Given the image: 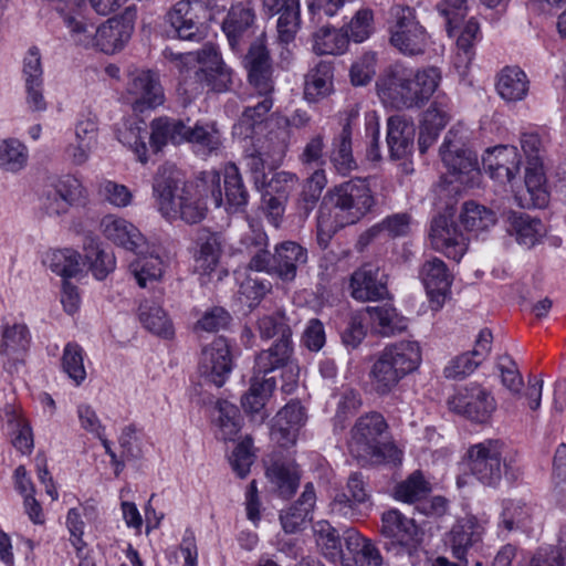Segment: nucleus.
Instances as JSON below:
<instances>
[{
  "instance_id": "52",
  "label": "nucleus",
  "mask_w": 566,
  "mask_h": 566,
  "mask_svg": "<svg viewBox=\"0 0 566 566\" xmlns=\"http://www.w3.org/2000/svg\"><path fill=\"white\" fill-rule=\"evenodd\" d=\"M186 142L196 144L208 153L217 150L222 144L221 134L214 123H197L193 127L187 126Z\"/></svg>"
},
{
  "instance_id": "38",
  "label": "nucleus",
  "mask_w": 566,
  "mask_h": 566,
  "mask_svg": "<svg viewBox=\"0 0 566 566\" xmlns=\"http://www.w3.org/2000/svg\"><path fill=\"white\" fill-rule=\"evenodd\" d=\"M496 90L507 102L522 101L528 92L527 76L517 66H506L499 75Z\"/></svg>"
},
{
  "instance_id": "48",
  "label": "nucleus",
  "mask_w": 566,
  "mask_h": 566,
  "mask_svg": "<svg viewBox=\"0 0 566 566\" xmlns=\"http://www.w3.org/2000/svg\"><path fill=\"white\" fill-rule=\"evenodd\" d=\"M334 145L331 160L336 170L345 176L357 168L352 153V130L348 125L344 126Z\"/></svg>"
},
{
  "instance_id": "22",
  "label": "nucleus",
  "mask_w": 566,
  "mask_h": 566,
  "mask_svg": "<svg viewBox=\"0 0 566 566\" xmlns=\"http://www.w3.org/2000/svg\"><path fill=\"white\" fill-rule=\"evenodd\" d=\"M345 553L342 558L344 566H381L382 556L375 543L364 537L354 528L343 533Z\"/></svg>"
},
{
  "instance_id": "49",
  "label": "nucleus",
  "mask_w": 566,
  "mask_h": 566,
  "mask_svg": "<svg viewBox=\"0 0 566 566\" xmlns=\"http://www.w3.org/2000/svg\"><path fill=\"white\" fill-rule=\"evenodd\" d=\"M81 255L73 249H59L46 255L49 268L62 277L75 276L81 271Z\"/></svg>"
},
{
  "instance_id": "31",
  "label": "nucleus",
  "mask_w": 566,
  "mask_h": 566,
  "mask_svg": "<svg viewBox=\"0 0 566 566\" xmlns=\"http://www.w3.org/2000/svg\"><path fill=\"white\" fill-rule=\"evenodd\" d=\"M507 223V232L518 244L527 248L534 247L546 234V227L542 220L526 213H510Z\"/></svg>"
},
{
  "instance_id": "36",
  "label": "nucleus",
  "mask_w": 566,
  "mask_h": 566,
  "mask_svg": "<svg viewBox=\"0 0 566 566\" xmlns=\"http://www.w3.org/2000/svg\"><path fill=\"white\" fill-rule=\"evenodd\" d=\"M138 311L139 321L147 331L164 338L174 336L172 323L157 302L144 300Z\"/></svg>"
},
{
  "instance_id": "60",
  "label": "nucleus",
  "mask_w": 566,
  "mask_h": 566,
  "mask_svg": "<svg viewBox=\"0 0 566 566\" xmlns=\"http://www.w3.org/2000/svg\"><path fill=\"white\" fill-rule=\"evenodd\" d=\"M436 9L444 20L448 33L458 28L468 11V0H438Z\"/></svg>"
},
{
  "instance_id": "51",
  "label": "nucleus",
  "mask_w": 566,
  "mask_h": 566,
  "mask_svg": "<svg viewBox=\"0 0 566 566\" xmlns=\"http://www.w3.org/2000/svg\"><path fill=\"white\" fill-rule=\"evenodd\" d=\"M430 490V484L426 481L422 473L415 471L396 486L395 496L399 501L413 503L424 499Z\"/></svg>"
},
{
  "instance_id": "29",
  "label": "nucleus",
  "mask_w": 566,
  "mask_h": 566,
  "mask_svg": "<svg viewBox=\"0 0 566 566\" xmlns=\"http://www.w3.org/2000/svg\"><path fill=\"white\" fill-rule=\"evenodd\" d=\"M0 355L12 360L14 365L21 361L31 342L28 326L23 323H10L6 321L0 326Z\"/></svg>"
},
{
  "instance_id": "15",
  "label": "nucleus",
  "mask_w": 566,
  "mask_h": 566,
  "mask_svg": "<svg viewBox=\"0 0 566 566\" xmlns=\"http://www.w3.org/2000/svg\"><path fill=\"white\" fill-rule=\"evenodd\" d=\"M233 368V355L227 338H214L201 350L199 361L200 376L210 384L220 388L227 381Z\"/></svg>"
},
{
  "instance_id": "34",
  "label": "nucleus",
  "mask_w": 566,
  "mask_h": 566,
  "mask_svg": "<svg viewBox=\"0 0 566 566\" xmlns=\"http://www.w3.org/2000/svg\"><path fill=\"white\" fill-rule=\"evenodd\" d=\"M316 495L312 484H306L300 499L280 515L283 530L286 533L297 532L307 520L315 505Z\"/></svg>"
},
{
  "instance_id": "54",
  "label": "nucleus",
  "mask_w": 566,
  "mask_h": 566,
  "mask_svg": "<svg viewBox=\"0 0 566 566\" xmlns=\"http://www.w3.org/2000/svg\"><path fill=\"white\" fill-rule=\"evenodd\" d=\"M140 260L130 265L132 272L140 287H146L147 280L156 281L163 274V262L158 255L149 252V247L146 243V252L138 254Z\"/></svg>"
},
{
  "instance_id": "41",
  "label": "nucleus",
  "mask_w": 566,
  "mask_h": 566,
  "mask_svg": "<svg viewBox=\"0 0 566 566\" xmlns=\"http://www.w3.org/2000/svg\"><path fill=\"white\" fill-rule=\"evenodd\" d=\"M117 139L128 146L137 156V159L145 164L147 161V146L145 139L148 136L146 125L143 122L125 120L117 128Z\"/></svg>"
},
{
  "instance_id": "28",
  "label": "nucleus",
  "mask_w": 566,
  "mask_h": 566,
  "mask_svg": "<svg viewBox=\"0 0 566 566\" xmlns=\"http://www.w3.org/2000/svg\"><path fill=\"white\" fill-rule=\"evenodd\" d=\"M221 254V235L206 228L199 229L196 235V270L200 274H210L218 266Z\"/></svg>"
},
{
  "instance_id": "32",
  "label": "nucleus",
  "mask_w": 566,
  "mask_h": 566,
  "mask_svg": "<svg viewBox=\"0 0 566 566\" xmlns=\"http://www.w3.org/2000/svg\"><path fill=\"white\" fill-rule=\"evenodd\" d=\"M307 262V252L300 244L287 241L275 248L273 272L284 281H292L296 276L300 265Z\"/></svg>"
},
{
  "instance_id": "27",
  "label": "nucleus",
  "mask_w": 566,
  "mask_h": 566,
  "mask_svg": "<svg viewBox=\"0 0 566 566\" xmlns=\"http://www.w3.org/2000/svg\"><path fill=\"white\" fill-rule=\"evenodd\" d=\"M416 128L412 122L396 115L387 120V145L392 160H399L411 154Z\"/></svg>"
},
{
  "instance_id": "1",
  "label": "nucleus",
  "mask_w": 566,
  "mask_h": 566,
  "mask_svg": "<svg viewBox=\"0 0 566 566\" xmlns=\"http://www.w3.org/2000/svg\"><path fill=\"white\" fill-rule=\"evenodd\" d=\"M272 62L264 43V34L250 46V125L256 126L258 134H265L273 148L284 144L286 120L269 112L273 107Z\"/></svg>"
},
{
  "instance_id": "43",
  "label": "nucleus",
  "mask_w": 566,
  "mask_h": 566,
  "mask_svg": "<svg viewBox=\"0 0 566 566\" xmlns=\"http://www.w3.org/2000/svg\"><path fill=\"white\" fill-rule=\"evenodd\" d=\"M229 44L237 50L244 43L248 31V8L243 3L233 6L222 23Z\"/></svg>"
},
{
  "instance_id": "58",
  "label": "nucleus",
  "mask_w": 566,
  "mask_h": 566,
  "mask_svg": "<svg viewBox=\"0 0 566 566\" xmlns=\"http://www.w3.org/2000/svg\"><path fill=\"white\" fill-rule=\"evenodd\" d=\"M53 190L55 191V195L60 196V210L80 202L85 197V189L81 181L76 177L70 175L60 178L55 182Z\"/></svg>"
},
{
  "instance_id": "39",
  "label": "nucleus",
  "mask_w": 566,
  "mask_h": 566,
  "mask_svg": "<svg viewBox=\"0 0 566 566\" xmlns=\"http://www.w3.org/2000/svg\"><path fill=\"white\" fill-rule=\"evenodd\" d=\"M226 209L230 213L244 212L248 202L247 191L238 167L230 163L224 168Z\"/></svg>"
},
{
  "instance_id": "45",
  "label": "nucleus",
  "mask_w": 566,
  "mask_h": 566,
  "mask_svg": "<svg viewBox=\"0 0 566 566\" xmlns=\"http://www.w3.org/2000/svg\"><path fill=\"white\" fill-rule=\"evenodd\" d=\"M313 50L319 55L340 54L348 45V35L335 28L323 27L314 34Z\"/></svg>"
},
{
  "instance_id": "9",
  "label": "nucleus",
  "mask_w": 566,
  "mask_h": 566,
  "mask_svg": "<svg viewBox=\"0 0 566 566\" xmlns=\"http://www.w3.org/2000/svg\"><path fill=\"white\" fill-rule=\"evenodd\" d=\"M504 444L499 440H486L472 446L467 453V468L483 485L494 488L502 480L503 473L510 480H516L520 469L512 460L503 458Z\"/></svg>"
},
{
  "instance_id": "13",
  "label": "nucleus",
  "mask_w": 566,
  "mask_h": 566,
  "mask_svg": "<svg viewBox=\"0 0 566 566\" xmlns=\"http://www.w3.org/2000/svg\"><path fill=\"white\" fill-rule=\"evenodd\" d=\"M210 10L200 0H180L166 14L172 33L181 40L199 41L205 35Z\"/></svg>"
},
{
  "instance_id": "40",
  "label": "nucleus",
  "mask_w": 566,
  "mask_h": 566,
  "mask_svg": "<svg viewBox=\"0 0 566 566\" xmlns=\"http://www.w3.org/2000/svg\"><path fill=\"white\" fill-rule=\"evenodd\" d=\"M333 66L331 62L321 61L312 69L305 78V98L315 102L326 96L332 88Z\"/></svg>"
},
{
  "instance_id": "5",
  "label": "nucleus",
  "mask_w": 566,
  "mask_h": 566,
  "mask_svg": "<svg viewBox=\"0 0 566 566\" xmlns=\"http://www.w3.org/2000/svg\"><path fill=\"white\" fill-rule=\"evenodd\" d=\"M376 205V199L365 179L355 178L331 188L322 207L331 212L339 226L355 224Z\"/></svg>"
},
{
  "instance_id": "62",
  "label": "nucleus",
  "mask_w": 566,
  "mask_h": 566,
  "mask_svg": "<svg viewBox=\"0 0 566 566\" xmlns=\"http://www.w3.org/2000/svg\"><path fill=\"white\" fill-rule=\"evenodd\" d=\"M230 321L231 317L223 307L214 306L207 310L202 317L197 321L195 331L216 333L220 329L227 328Z\"/></svg>"
},
{
  "instance_id": "18",
  "label": "nucleus",
  "mask_w": 566,
  "mask_h": 566,
  "mask_svg": "<svg viewBox=\"0 0 566 566\" xmlns=\"http://www.w3.org/2000/svg\"><path fill=\"white\" fill-rule=\"evenodd\" d=\"M388 276L375 263H365L350 275V295L360 302H375L389 298Z\"/></svg>"
},
{
  "instance_id": "4",
  "label": "nucleus",
  "mask_w": 566,
  "mask_h": 566,
  "mask_svg": "<svg viewBox=\"0 0 566 566\" xmlns=\"http://www.w3.org/2000/svg\"><path fill=\"white\" fill-rule=\"evenodd\" d=\"M386 429V420L380 413L369 412L361 416L352 429L349 452L364 463L400 461V451L397 447L384 440Z\"/></svg>"
},
{
  "instance_id": "14",
  "label": "nucleus",
  "mask_w": 566,
  "mask_h": 566,
  "mask_svg": "<svg viewBox=\"0 0 566 566\" xmlns=\"http://www.w3.org/2000/svg\"><path fill=\"white\" fill-rule=\"evenodd\" d=\"M380 534L387 552L399 555L410 552L419 541V528L412 518L398 510H389L381 515Z\"/></svg>"
},
{
  "instance_id": "17",
  "label": "nucleus",
  "mask_w": 566,
  "mask_h": 566,
  "mask_svg": "<svg viewBox=\"0 0 566 566\" xmlns=\"http://www.w3.org/2000/svg\"><path fill=\"white\" fill-rule=\"evenodd\" d=\"M126 99L137 113L161 105L165 95L158 75L149 70L132 73L127 84Z\"/></svg>"
},
{
  "instance_id": "7",
  "label": "nucleus",
  "mask_w": 566,
  "mask_h": 566,
  "mask_svg": "<svg viewBox=\"0 0 566 566\" xmlns=\"http://www.w3.org/2000/svg\"><path fill=\"white\" fill-rule=\"evenodd\" d=\"M440 157L450 172L458 175L455 181L441 184L437 188V196L446 210H450L457 203L460 196L459 184L468 181L465 176L478 174V158L474 153L464 147L463 137L455 129H450L440 147Z\"/></svg>"
},
{
  "instance_id": "53",
  "label": "nucleus",
  "mask_w": 566,
  "mask_h": 566,
  "mask_svg": "<svg viewBox=\"0 0 566 566\" xmlns=\"http://www.w3.org/2000/svg\"><path fill=\"white\" fill-rule=\"evenodd\" d=\"M28 160L25 146L17 139L10 138L0 142V167L6 171L17 172Z\"/></svg>"
},
{
  "instance_id": "37",
  "label": "nucleus",
  "mask_w": 566,
  "mask_h": 566,
  "mask_svg": "<svg viewBox=\"0 0 566 566\" xmlns=\"http://www.w3.org/2000/svg\"><path fill=\"white\" fill-rule=\"evenodd\" d=\"M187 126L180 119L159 117L151 122L150 143L158 151L167 143L181 144L186 142Z\"/></svg>"
},
{
  "instance_id": "50",
  "label": "nucleus",
  "mask_w": 566,
  "mask_h": 566,
  "mask_svg": "<svg viewBox=\"0 0 566 566\" xmlns=\"http://www.w3.org/2000/svg\"><path fill=\"white\" fill-rule=\"evenodd\" d=\"M314 533L323 553L329 558L342 560L345 549L342 548L343 537L340 538L336 528L327 521H319L314 525Z\"/></svg>"
},
{
  "instance_id": "25",
  "label": "nucleus",
  "mask_w": 566,
  "mask_h": 566,
  "mask_svg": "<svg viewBox=\"0 0 566 566\" xmlns=\"http://www.w3.org/2000/svg\"><path fill=\"white\" fill-rule=\"evenodd\" d=\"M520 164L517 149L513 146H496L488 149L482 157L483 169L502 184L514 179L520 171Z\"/></svg>"
},
{
  "instance_id": "20",
  "label": "nucleus",
  "mask_w": 566,
  "mask_h": 566,
  "mask_svg": "<svg viewBox=\"0 0 566 566\" xmlns=\"http://www.w3.org/2000/svg\"><path fill=\"white\" fill-rule=\"evenodd\" d=\"M136 10L127 7L120 19L111 18L96 30L94 48L111 54L120 50L130 39L134 31Z\"/></svg>"
},
{
  "instance_id": "44",
  "label": "nucleus",
  "mask_w": 566,
  "mask_h": 566,
  "mask_svg": "<svg viewBox=\"0 0 566 566\" xmlns=\"http://www.w3.org/2000/svg\"><path fill=\"white\" fill-rule=\"evenodd\" d=\"M460 220L465 230L479 232L495 224L496 213L484 206L468 201L463 205Z\"/></svg>"
},
{
  "instance_id": "23",
  "label": "nucleus",
  "mask_w": 566,
  "mask_h": 566,
  "mask_svg": "<svg viewBox=\"0 0 566 566\" xmlns=\"http://www.w3.org/2000/svg\"><path fill=\"white\" fill-rule=\"evenodd\" d=\"M101 229L106 239L118 247L136 254L146 252V240L140 231L129 221L108 214L101 221Z\"/></svg>"
},
{
  "instance_id": "35",
  "label": "nucleus",
  "mask_w": 566,
  "mask_h": 566,
  "mask_svg": "<svg viewBox=\"0 0 566 566\" xmlns=\"http://www.w3.org/2000/svg\"><path fill=\"white\" fill-rule=\"evenodd\" d=\"M82 8H69L60 13L69 29L71 41L78 46L90 49L94 48L97 27L81 13Z\"/></svg>"
},
{
  "instance_id": "64",
  "label": "nucleus",
  "mask_w": 566,
  "mask_h": 566,
  "mask_svg": "<svg viewBox=\"0 0 566 566\" xmlns=\"http://www.w3.org/2000/svg\"><path fill=\"white\" fill-rule=\"evenodd\" d=\"M327 185L325 171L315 170L307 181V191L303 195L302 206L304 213L307 216L315 207L319 199L322 190Z\"/></svg>"
},
{
  "instance_id": "2",
  "label": "nucleus",
  "mask_w": 566,
  "mask_h": 566,
  "mask_svg": "<svg viewBox=\"0 0 566 566\" xmlns=\"http://www.w3.org/2000/svg\"><path fill=\"white\" fill-rule=\"evenodd\" d=\"M441 78V71L436 66L419 69L413 75L390 67L377 84L378 94L395 108H420L434 94Z\"/></svg>"
},
{
  "instance_id": "33",
  "label": "nucleus",
  "mask_w": 566,
  "mask_h": 566,
  "mask_svg": "<svg viewBox=\"0 0 566 566\" xmlns=\"http://www.w3.org/2000/svg\"><path fill=\"white\" fill-rule=\"evenodd\" d=\"M266 475L284 499L292 496L300 485V472L292 460L274 459L266 468Z\"/></svg>"
},
{
  "instance_id": "16",
  "label": "nucleus",
  "mask_w": 566,
  "mask_h": 566,
  "mask_svg": "<svg viewBox=\"0 0 566 566\" xmlns=\"http://www.w3.org/2000/svg\"><path fill=\"white\" fill-rule=\"evenodd\" d=\"M484 532V523L476 516L467 514L457 518L446 534L444 543L454 558L463 560L471 552L481 547Z\"/></svg>"
},
{
  "instance_id": "24",
  "label": "nucleus",
  "mask_w": 566,
  "mask_h": 566,
  "mask_svg": "<svg viewBox=\"0 0 566 566\" xmlns=\"http://www.w3.org/2000/svg\"><path fill=\"white\" fill-rule=\"evenodd\" d=\"M420 277L430 300L431 308L442 307L450 290L451 276L444 262L438 258L427 260L420 270Z\"/></svg>"
},
{
  "instance_id": "46",
  "label": "nucleus",
  "mask_w": 566,
  "mask_h": 566,
  "mask_svg": "<svg viewBox=\"0 0 566 566\" xmlns=\"http://www.w3.org/2000/svg\"><path fill=\"white\" fill-rule=\"evenodd\" d=\"M85 260L90 270L97 280L105 279L115 269V256L112 252L101 249L95 240L91 239L84 245Z\"/></svg>"
},
{
  "instance_id": "56",
  "label": "nucleus",
  "mask_w": 566,
  "mask_h": 566,
  "mask_svg": "<svg viewBox=\"0 0 566 566\" xmlns=\"http://www.w3.org/2000/svg\"><path fill=\"white\" fill-rule=\"evenodd\" d=\"M94 514L95 507L93 505L70 509L67 512L66 527L70 532L71 543L78 553L85 546L83 541L85 524L82 517L85 516L86 518H91Z\"/></svg>"
},
{
  "instance_id": "59",
  "label": "nucleus",
  "mask_w": 566,
  "mask_h": 566,
  "mask_svg": "<svg viewBox=\"0 0 566 566\" xmlns=\"http://www.w3.org/2000/svg\"><path fill=\"white\" fill-rule=\"evenodd\" d=\"M374 32V12L368 8L358 10L348 23V40L361 43Z\"/></svg>"
},
{
  "instance_id": "26",
  "label": "nucleus",
  "mask_w": 566,
  "mask_h": 566,
  "mask_svg": "<svg viewBox=\"0 0 566 566\" xmlns=\"http://www.w3.org/2000/svg\"><path fill=\"white\" fill-rule=\"evenodd\" d=\"M190 185H187L182 172L174 165L160 166L154 177L153 191L158 211H171V201Z\"/></svg>"
},
{
  "instance_id": "8",
  "label": "nucleus",
  "mask_w": 566,
  "mask_h": 566,
  "mask_svg": "<svg viewBox=\"0 0 566 566\" xmlns=\"http://www.w3.org/2000/svg\"><path fill=\"white\" fill-rule=\"evenodd\" d=\"M389 43L408 57L422 56L431 45V35L409 6H394L388 22Z\"/></svg>"
},
{
  "instance_id": "10",
  "label": "nucleus",
  "mask_w": 566,
  "mask_h": 566,
  "mask_svg": "<svg viewBox=\"0 0 566 566\" xmlns=\"http://www.w3.org/2000/svg\"><path fill=\"white\" fill-rule=\"evenodd\" d=\"M250 170L253 171V182L261 195L260 209L271 218L276 226L284 211V202L295 184V176L286 171H264V159L261 153L250 155Z\"/></svg>"
},
{
  "instance_id": "12",
  "label": "nucleus",
  "mask_w": 566,
  "mask_h": 566,
  "mask_svg": "<svg viewBox=\"0 0 566 566\" xmlns=\"http://www.w3.org/2000/svg\"><path fill=\"white\" fill-rule=\"evenodd\" d=\"M214 408L219 413L216 423L219 428L220 439L239 441L228 459L233 472L240 479H244L248 473V444L247 438L240 440L241 437H239L244 427V418L239 408L226 399H218Z\"/></svg>"
},
{
  "instance_id": "47",
  "label": "nucleus",
  "mask_w": 566,
  "mask_h": 566,
  "mask_svg": "<svg viewBox=\"0 0 566 566\" xmlns=\"http://www.w3.org/2000/svg\"><path fill=\"white\" fill-rule=\"evenodd\" d=\"M266 248V234L253 229L252 237L250 235V270L273 272L274 254Z\"/></svg>"
},
{
  "instance_id": "57",
  "label": "nucleus",
  "mask_w": 566,
  "mask_h": 566,
  "mask_svg": "<svg viewBox=\"0 0 566 566\" xmlns=\"http://www.w3.org/2000/svg\"><path fill=\"white\" fill-rule=\"evenodd\" d=\"M62 368L76 386L84 381L86 378V370L83 363V349L81 346L74 343H69L64 347Z\"/></svg>"
},
{
  "instance_id": "61",
  "label": "nucleus",
  "mask_w": 566,
  "mask_h": 566,
  "mask_svg": "<svg viewBox=\"0 0 566 566\" xmlns=\"http://www.w3.org/2000/svg\"><path fill=\"white\" fill-rule=\"evenodd\" d=\"M503 386L515 397H521L524 386L517 365L510 357H501L497 364Z\"/></svg>"
},
{
  "instance_id": "30",
  "label": "nucleus",
  "mask_w": 566,
  "mask_h": 566,
  "mask_svg": "<svg viewBox=\"0 0 566 566\" xmlns=\"http://www.w3.org/2000/svg\"><path fill=\"white\" fill-rule=\"evenodd\" d=\"M546 178L543 163L527 164L525 169L524 189L517 193L520 205L523 208H543L548 202V192L545 187Z\"/></svg>"
},
{
  "instance_id": "6",
  "label": "nucleus",
  "mask_w": 566,
  "mask_h": 566,
  "mask_svg": "<svg viewBox=\"0 0 566 566\" xmlns=\"http://www.w3.org/2000/svg\"><path fill=\"white\" fill-rule=\"evenodd\" d=\"M208 192H210L216 207L223 205L221 177L216 170L201 172L193 187L190 185L171 201V211L160 210L159 212L168 220L180 219L189 224L198 223L207 214L203 197Z\"/></svg>"
},
{
  "instance_id": "21",
  "label": "nucleus",
  "mask_w": 566,
  "mask_h": 566,
  "mask_svg": "<svg viewBox=\"0 0 566 566\" xmlns=\"http://www.w3.org/2000/svg\"><path fill=\"white\" fill-rule=\"evenodd\" d=\"M430 240L434 250L455 261H459L468 249V238L453 222H450L446 214H440L432 220Z\"/></svg>"
},
{
  "instance_id": "3",
  "label": "nucleus",
  "mask_w": 566,
  "mask_h": 566,
  "mask_svg": "<svg viewBox=\"0 0 566 566\" xmlns=\"http://www.w3.org/2000/svg\"><path fill=\"white\" fill-rule=\"evenodd\" d=\"M421 363V350L416 342L401 340L386 346L377 356L369 373L370 385L378 395L389 394Z\"/></svg>"
},
{
  "instance_id": "19",
  "label": "nucleus",
  "mask_w": 566,
  "mask_h": 566,
  "mask_svg": "<svg viewBox=\"0 0 566 566\" xmlns=\"http://www.w3.org/2000/svg\"><path fill=\"white\" fill-rule=\"evenodd\" d=\"M450 409L473 421L484 422L495 410V400L478 384H471L449 399Z\"/></svg>"
},
{
  "instance_id": "11",
  "label": "nucleus",
  "mask_w": 566,
  "mask_h": 566,
  "mask_svg": "<svg viewBox=\"0 0 566 566\" xmlns=\"http://www.w3.org/2000/svg\"><path fill=\"white\" fill-rule=\"evenodd\" d=\"M163 54L165 59L176 62L180 70L196 60L200 65L196 72L198 80L213 91H226L231 82V73L213 45H205L197 53H175L170 48H166Z\"/></svg>"
},
{
  "instance_id": "42",
  "label": "nucleus",
  "mask_w": 566,
  "mask_h": 566,
  "mask_svg": "<svg viewBox=\"0 0 566 566\" xmlns=\"http://www.w3.org/2000/svg\"><path fill=\"white\" fill-rule=\"evenodd\" d=\"M375 331L382 336H391L407 328L406 319L389 305L367 307Z\"/></svg>"
},
{
  "instance_id": "55",
  "label": "nucleus",
  "mask_w": 566,
  "mask_h": 566,
  "mask_svg": "<svg viewBox=\"0 0 566 566\" xmlns=\"http://www.w3.org/2000/svg\"><path fill=\"white\" fill-rule=\"evenodd\" d=\"M301 7L290 3L285 12H281L276 21L277 39L281 43H291L301 30Z\"/></svg>"
},
{
  "instance_id": "63",
  "label": "nucleus",
  "mask_w": 566,
  "mask_h": 566,
  "mask_svg": "<svg viewBox=\"0 0 566 566\" xmlns=\"http://www.w3.org/2000/svg\"><path fill=\"white\" fill-rule=\"evenodd\" d=\"M481 364V359L474 357L473 354L464 353L449 361L444 368V376L452 379H462L472 374Z\"/></svg>"
}]
</instances>
